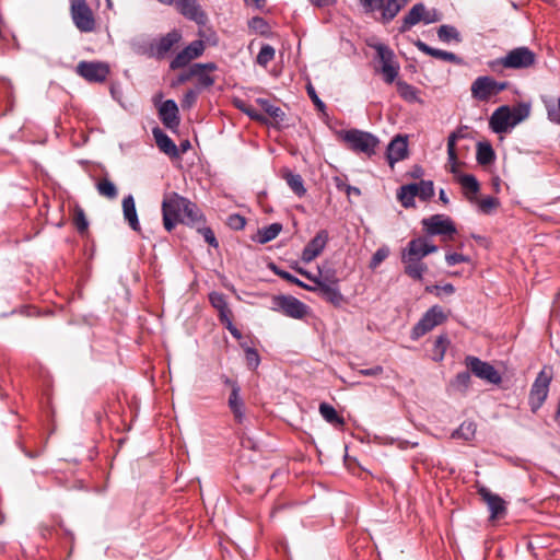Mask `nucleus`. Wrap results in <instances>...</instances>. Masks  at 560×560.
<instances>
[{
    "instance_id": "f257e3e1",
    "label": "nucleus",
    "mask_w": 560,
    "mask_h": 560,
    "mask_svg": "<svg viewBox=\"0 0 560 560\" xmlns=\"http://www.w3.org/2000/svg\"><path fill=\"white\" fill-rule=\"evenodd\" d=\"M537 61L536 54L526 46L513 48L505 56L488 62L492 72L502 73L505 69L523 70L533 67Z\"/></svg>"
},
{
    "instance_id": "f03ea898",
    "label": "nucleus",
    "mask_w": 560,
    "mask_h": 560,
    "mask_svg": "<svg viewBox=\"0 0 560 560\" xmlns=\"http://www.w3.org/2000/svg\"><path fill=\"white\" fill-rule=\"evenodd\" d=\"M171 208L178 215L179 223L196 228L206 223V218L200 208L188 198L174 192L168 199Z\"/></svg>"
},
{
    "instance_id": "7ed1b4c3",
    "label": "nucleus",
    "mask_w": 560,
    "mask_h": 560,
    "mask_svg": "<svg viewBox=\"0 0 560 560\" xmlns=\"http://www.w3.org/2000/svg\"><path fill=\"white\" fill-rule=\"evenodd\" d=\"M339 137L349 150L355 153H364L368 156L375 154L376 148L380 144L376 136L359 129L341 131Z\"/></svg>"
},
{
    "instance_id": "20e7f679",
    "label": "nucleus",
    "mask_w": 560,
    "mask_h": 560,
    "mask_svg": "<svg viewBox=\"0 0 560 560\" xmlns=\"http://www.w3.org/2000/svg\"><path fill=\"white\" fill-rule=\"evenodd\" d=\"M552 377V369L550 366H544L532 384L528 405L533 413H536L545 404Z\"/></svg>"
},
{
    "instance_id": "39448f33",
    "label": "nucleus",
    "mask_w": 560,
    "mask_h": 560,
    "mask_svg": "<svg viewBox=\"0 0 560 560\" xmlns=\"http://www.w3.org/2000/svg\"><path fill=\"white\" fill-rule=\"evenodd\" d=\"M421 225L428 236H442L444 240H453L457 229L453 220L445 214H433L421 220Z\"/></svg>"
},
{
    "instance_id": "423d86ee",
    "label": "nucleus",
    "mask_w": 560,
    "mask_h": 560,
    "mask_svg": "<svg viewBox=\"0 0 560 560\" xmlns=\"http://www.w3.org/2000/svg\"><path fill=\"white\" fill-rule=\"evenodd\" d=\"M509 86L508 82L495 81L492 77L481 75L471 83L470 92L472 98L479 102H488Z\"/></svg>"
},
{
    "instance_id": "0eeeda50",
    "label": "nucleus",
    "mask_w": 560,
    "mask_h": 560,
    "mask_svg": "<svg viewBox=\"0 0 560 560\" xmlns=\"http://www.w3.org/2000/svg\"><path fill=\"white\" fill-rule=\"evenodd\" d=\"M446 315L440 305L431 306L419 319V322L412 327L410 338L418 340L436 326L443 324L446 320Z\"/></svg>"
},
{
    "instance_id": "6e6552de",
    "label": "nucleus",
    "mask_w": 560,
    "mask_h": 560,
    "mask_svg": "<svg viewBox=\"0 0 560 560\" xmlns=\"http://www.w3.org/2000/svg\"><path fill=\"white\" fill-rule=\"evenodd\" d=\"M271 308L294 319H302L308 313V306L292 295L273 296Z\"/></svg>"
},
{
    "instance_id": "1a4fd4ad",
    "label": "nucleus",
    "mask_w": 560,
    "mask_h": 560,
    "mask_svg": "<svg viewBox=\"0 0 560 560\" xmlns=\"http://www.w3.org/2000/svg\"><path fill=\"white\" fill-rule=\"evenodd\" d=\"M465 365L471 374L489 384L499 385L502 382L499 371L492 364L482 361L478 357L467 355L465 358Z\"/></svg>"
},
{
    "instance_id": "9d476101",
    "label": "nucleus",
    "mask_w": 560,
    "mask_h": 560,
    "mask_svg": "<svg viewBox=\"0 0 560 560\" xmlns=\"http://www.w3.org/2000/svg\"><path fill=\"white\" fill-rule=\"evenodd\" d=\"M313 290L310 292L317 293L323 300L332 304L336 307H340L345 302V296L339 289V280L332 273L325 276L324 281H317V285H312Z\"/></svg>"
},
{
    "instance_id": "9b49d317",
    "label": "nucleus",
    "mask_w": 560,
    "mask_h": 560,
    "mask_svg": "<svg viewBox=\"0 0 560 560\" xmlns=\"http://www.w3.org/2000/svg\"><path fill=\"white\" fill-rule=\"evenodd\" d=\"M71 18L77 28L83 33L95 30V19L85 0H71Z\"/></svg>"
},
{
    "instance_id": "f8f14e48",
    "label": "nucleus",
    "mask_w": 560,
    "mask_h": 560,
    "mask_svg": "<svg viewBox=\"0 0 560 560\" xmlns=\"http://www.w3.org/2000/svg\"><path fill=\"white\" fill-rule=\"evenodd\" d=\"M75 72L90 83H103L109 75L108 63L103 61H80Z\"/></svg>"
},
{
    "instance_id": "ddd939ff",
    "label": "nucleus",
    "mask_w": 560,
    "mask_h": 560,
    "mask_svg": "<svg viewBox=\"0 0 560 560\" xmlns=\"http://www.w3.org/2000/svg\"><path fill=\"white\" fill-rule=\"evenodd\" d=\"M206 44L201 39H196L176 54L170 62L171 70H178L187 67L194 59L202 56Z\"/></svg>"
},
{
    "instance_id": "4468645a",
    "label": "nucleus",
    "mask_w": 560,
    "mask_h": 560,
    "mask_svg": "<svg viewBox=\"0 0 560 560\" xmlns=\"http://www.w3.org/2000/svg\"><path fill=\"white\" fill-rule=\"evenodd\" d=\"M477 493L480 495L482 501L487 504L490 512V520H498L505 516L508 512L506 502L499 494L491 492L487 487L479 486Z\"/></svg>"
},
{
    "instance_id": "2eb2a0df",
    "label": "nucleus",
    "mask_w": 560,
    "mask_h": 560,
    "mask_svg": "<svg viewBox=\"0 0 560 560\" xmlns=\"http://www.w3.org/2000/svg\"><path fill=\"white\" fill-rule=\"evenodd\" d=\"M180 32L178 30H173L164 36L153 40L149 46V52L158 59H163L172 48L180 42Z\"/></svg>"
},
{
    "instance_id": "dca6fc26",
    "label": "nucleus",
    "mask_w": 560,
    "mask_h": 560,
    "mask_svg": "<svg viewBox=\"0 0 560 560\" xmlns=\"http://www.w3.org/2000/svg\"><path fill=\"white\" fill-rule=\"evenodd\" d=\"M439 247L428 242L423 236L412 238L408 242L406 248L402 249L401 255L406 256L408 260H422L425 256L435 253Z\"/></svg>"
},
{
    "instance_id": "f3484780",
    "label": "nucleus",
    "mask_w": 560,
    "mask_h": 560,
    "mask_svg": "<svg viewBox=\"0 0 560 560\" xmlns=\"http://www.w3.org/2000/svg\"><path fill=\"white\" fill-rule=\"evenodd\" d=\"M174 7L186 19L206 25L208 16L197 0H176Z\"/></svg>"
},
{
    "instance_id": "a211bd4d",
    "label": "nucleus",
    "mask_w": 560,
    "mask_h": 560,
    "mask_svg": "<svg viewBox=\"0 0 560 560\" xmlns=\"http://www.w3.org/2000/svg\"><path fill=\"white\" fill-rule=\"evenodd\" d=\"M511 107L508 105H502L498 107L491 115L489 119L490 129L494 133H505L515 125L513 124L511 117Z\"/></svg>"
},
{
    "instance_id": "6ab92c4d",
    "label": "nucleus",
    "mask_w": 560,
    "mask_h": 560,
    "mask_svg": "<svg viewBox=\"0 0 560 560\" xmlns=\"http://www.w3.org/2000/svg\"><path fill=\"white\" fill-rule=\"evenodd\" d=\"M328 232L320 230L316 235L305 245L303 248L301 258L304 262L308 264L313 261L317 256L322 254L328 242Z\"/></svg>"
},
{
    "instance_id": "aec40b11",
    "label": "nucleus",
    "mask_w": 560,
    "mask_h": 560,
    "mask_svg": "<svg viewBox=\"0 0 560 560\" xmlns=\"http://www.w3.org/2000/svg\"><path fill=\"white\" fill-rule=\"evenodd\" d=\"M159 117L167 129L176 131L180 122L176 102L173 100L164 101L159 108Z\"/></svg>"
},
{
    "instance_id": "412c9836",
    "label": "nucleus",
    "mask_w": 560,
    "mask_h": 560,
    "mask_svg": "<svg viewBox=\"0 0 560 560\" xmlns=\"http://www.w3.org/2000/svg\"><path fill=\"white\" fill-rule=\"evenodd\" d=\"M408 156L407 137L397 135L388 144L386 159L392 168L395 164Z\"/></svg>"
},
{
    "instance_id": "4be33fe9",
    "label": "nucleus",
    "mask_w": 560,
    "mask_h": 560,
    "mask_svg": "<svg viewBox=\"0 0 560 560\" xmlns=\"http://www.w3.org/2000/svg\"><path fill=\"white\" fill-rule=\"evenodd\" d=\"M153 138L156 147L161 152L171 159H179L180 152L175 142L160 128L155 127L152 130Z\"/></svg>"
},
{
    "instance_id": "5701e85b",
    "label": "nucleus",
    "mask_w": 560,
    "mask_h": 560,
    "mask_svg": "<svg viewBox=\"0 0 560 560\" xmlns=\"http://www.w3.org/2000/svg\"><path fill=\"white\" fill-rule=\"evenodd\" d=\"M415 46L423 54L429 55L433 58L452 62L455 65H460L463 62L462 58L455 55L454 52L433 48L425 44L424 42H422L421 39L416 40Z\"/></svg>"
},
{
    "instance_id": "b1692460",
    "label": "nucleus",
    "mask_w": 560,
    "mask_h": 560,
    "mask_svg": "<svg viewBox=\"0 0 560 560\" xmlns=\"http://www.w3.org/2000/svg\"><path fill=\"white\" fill-rule=\"evenodd\" d=\"M228 406L233 413L234 420L237 423H243L245 420V402L241 397V387H235L234 390H231Z\"/></svg>"
},
{
    "instance_id": "393cba45",
    "label": "nucleus",
    "mask_w": 560,
    "mask_h": 560,
    "mask_svg": "<svg viewBox=\"0 0 560 560\" xmlns=\"http://www.w3.org/2000/svg\"><path fill=\"white\" fill-rule=\"evenodd\" d=\"M425 7L423 3H416L408 13L404 16L401 25L399 26L400 33H406L416 24L422 21Z\"/></svg>"
},
{
    "instance_id": "a878e982",
    "label": "nucleus",
    "mask_w": 560,
    "mask_h": 560,
    "mask_svg": "<svg viewBox=\"0 0 560 560\" xmlns=\"http://www.w3.org/2000/svg\"><path fill=\"white\" fill-rule=\"evenodd\" d=\"M401 261L404 264V272L413 280L421 281L423 275L428 271V266L422 260H408L406 256L401 255Z\"/></svg>"
},
{
    "instance_id": "bb28decb",
    "label": "nucleus",
    "mask_w": 560,
    "mask_h": 560,
    "mask_svg": "<svg viewBox=\"0 0 560 560\" xmlns=\"http://www.w3.org/2000/svg\"><path fill=\"white\" fill-rule=\"evenodd\" d=\"M210 304L218 311L219 319L228 320V318L232 317V312L229 308V304L226 302V296L221 292H211L209 294Z\"/></svg>"
},
{
    "instance_id": "cd10ccee",
    "label": "nucleus",
    "mask_w": 560,
    "mask_h": 560,
    "mask_svg": "<svg viewBox=\"0 0 560 560\" xmlns=\"http://www.w3.org/2000/svg\"><path fill=\"white\" fill-rule=\"evenodd\" d=\"M121 206H122V213H124L125 221L129 224V226L132 230L139 231V222H138L135 198L131 195L125 197L122 199Z\"/></svg>"
},
{
    "instance_id": "c85d7f7f",
    "label": "nucleus",
    "mask_w": 560,
    "mask_h": 560,
    "mask_svg": "<svg viewBox=\"0 0 560 560\" xmlns=\"http://www.w3.org/2000/svg\"><path fill=\"white\" fill-rule=\"evenodd\" d=\"M541 101L547 110L548 119L556 125H560V97L556 95H542Z\"/></svg>"
},
{
    "instance_id": "c756f323",
    "label": "nucleus",
    "mask_w": 560,
    "mask_h": 560,
    "mask_svg": "<svg viewBox=\"0 0 560 560\" xmlns=\"http://www.w3.org/2000/svg\"><path fill=\"white\" fill-rule=\"evenodd\" d=\"M282 178L287 182L288 186L298 197L305 196L306 188L304 187V180L300 174L293 173L285 168L282 172Z\"/></svg>"
},
{
    "instance_id": "7c9ffc66",
    "label": "nucleus",
    "mask_w": 560,
    "mask_h": 560,
    "mask_svg": "<svg viewBox=\"0 0 560 560\" xmlns=\"http://www.w3.org/2000/svg\"><path fill=\"white\" fill-rule=\"evenodd\" d=\"M319 413L323 417V419L328 422L329 424L334 427H343L345 425V419L342 416H340L337 410L327 402H322L319 405Z\"/></svg>"
},
{
    "instance_id": "2f4dec72",
    "label": "nucleus",
    "mask_w": 560,
    "mask_h": 560,
    "mask_svg": "<svg viewBox=\"0 0 560 560\" xmlns=\"http://www.w3.org/2000/svg\"><path fill=\"white\" fill-rule=\"evenodd\" d=\"M408 0H384L381 13L384 22L392 21L407 4Z\"/></svg>"
},
{
    "instance_id": "473e14b6",
    "label": "nucleus",
    "mask_w": 560,
    "mask_h": 560,
    "mask_svg": "<svg viewBox=\"0 0 560 560\" xmlns=\"http://www.w3.org/2000/svg\"><path fill=\"white\" fill-rule=\"evenodd\" d=\"M417 197V187L416 185L407 184L402 185L397 191V199L400 201L401 206L406 209L413 208L416 206L415 198Z\"/></svg>"
},
{
    "instance_id": "72a5a7b5",
    "label": "nucleus",
    "mask_w": 560,
    "mask_h": 560,
    "mask_svg": "<svg viewBox=\"0 0 560 560\" xmlns=\"http://www.w3.org/2000/svg\"><path fill=\"white\" fill-rule=\"evenodd\" d=\"M396 88L399 96L408 103L420 102L419 91L416 86L407 83L406 81H396Z\"/></svg>"
},
{
    "instance_id": "f704fd0d",
    "label": "nucleus",
    "mask_w": 560,
    "mask_h": 560,
    "mask_svg": "<svg viewBox=\"0 0 560 560\" xmlns=\"http://www.w3.org/2000/svg\"><path fill=\"white\" fill-rule=\"evenodd\" d=\"M476 160L479 165L486 166L495 160V153L489 142H478Z\"/></svg>"
},
{
    "instance_id": "c9c22d12",
    "label": "nucleus",
    "mask_w": 560,
    "mask_h": 560,
    "mask_svg": "<svg viewBox=\"0 0 560 560\" xmlns=\"http://www.w3.org/2000/svg\"><path fill=\"white\" fill-rule=\"evenodd\" d=\"M281 231V223H271L258 231V242L260 244H266L275 240L280 234Z\"/></svg>"
},
{
    "instance_id": "e433bc0d",
    "label": "nucleus",
    "mask_w": 560,
    "mask_h": 560,
    "mask_svg": "<svg viewBox=\"0 0 560 560\" xmlns=\"http://www.w3.org/2000/svg\"><path fill=\"white\" fill-rule=\"evenodd\" d=\"M170 206V201L166 199L163 201L162 211H163V223L166 231L171 232L177 223H179L178 215L175 210Z\"/></svg>"
},
{
    "instance_id": "4c0bfd02",
    "label": "nucleus",
    "mask_w": 560,
    "mask_h": 560,
    "mask_svg": "<svg viewBox=\"0 0 560 560\" xmlns=\"http://www.w3.org/2000/svg\"><path fill=\"white\" fill-rule=\"evenodd\" d=\"M438 37L443 43H450L452 40L456 43L462 42L459 32L448 24H443L438 28Z\"/></svg>"
},
{
    "instance_id": "58836bf2",
    "label": "nucleus",
    "mask_w": 560,
    "mask_h": 560,
    "mask_svg": "<svg viewBox=\"0 0 560 560\" xmlns=\"http://www.w3.org/2000/svg\"><path fill=\"white\" fill-rule=\"evenodd\" d=\"M476 433V424L472 421H464L453 433L452 438L471 441Z\"/></svg>"
},
{
    "instance_id": "ea45409f",
    "label": "nucleus",
    "mask_w": 560,
    "mask_h": 560,
    "mask_svg": "<svg viewBox=\"0 0 560 560\" xmlns=\"http://www.w3.org/2000/svg\"><path fill=\"white\" fill-rule=\"evenodd\" d=\"M96 188L101 196L108 199H115L118 195L115 184L110 182L108 178L100 179L96 185Z\"/></svg>"
},
{
    "instance_id": "a19ab883",
    "label": "nucleus",
    "mask_w": 560,
    "mask_h": 560,
    "mask_svg": "<svg viewBox=\"0 0 560 560\" xmlns=\"http://www.w3.org/2000/svg\"><path fill=\"white\" fill-rule=\"evenodd\" d=\"M417 187V196L422 201H428L434 196V186L432 180H420L419 183H412Z\"/></svg>"
},
{
    "instance_id": "79ce46f5",
    "label": "nucleus",
    "mask_w": 560,
    "mask_h": 560,
    "mask_svg": "<svg viewBox=\"0 0 560 560\" xmlns=\"http://www.w3.org/2000/svg\"><path fill=\"white\" fill-rule=\"evenodd\" d=\"M457 180L465 190H468L472 194H477L480 189L479 182L472 174H459L457 176Z\"/></svg>"
},
{
    "instance_id": "37998d69",
    "label": "nucleus",
    "mask_w": 560,
    "mask_h": 560,
    "mask_svg": "<svg viewBox=\"0 0 560 560\" xmlns=\"http://www.w3.org/2000/svg\"><path fill=\"white\" fill-rule=\"evenodd\" d=\"M448 346H450V339H448L447 335L442 334L436 337V339L434 341V349H433L435 361L443 360Z\"/></svg>"
},
{
    "instance_id": "c03bdc74",
    "label": "nucleus",
    "mask_w": 560,
    "mask_h": 560,
    "mask_svg": "<svg viewBox=\"0 0 560 560\" xmlns=\"http://www.w3.org/2000/svg\"><path fill=\"white\" fill-rule=\"evenodd\" d=\"M235 106L250 119L261 124L268 122L267 118L262 114L258 113L254 107L246 105L243 101H236Z\"/></svg>"
},
{
    "instance_id": "a18cd8bd",
    "label": "nucleus",
    "mask_w": 560,
    "mask_h": 560,
    "mask_svg": "<svg viewBox=\"0 0 560 560\" xmlns=\"http://www.w3.org/2000/svg\"><path fill=\"white\" fill-rule=\"evenodd\" d=\"M272 270H273V272L277 276H279L283 280H287L290 283H293V284H295V285H298L300 288H303L304 290H307V291L313 290L312 285L304 283L299 278H296L295 276L291 275L289 271L280 269V268H278L276 266H273Z\"/></svg>"
},
{
    "instance_id": "49530a36",
    "label": "nucleus",
    "mask_w": 560,
    "mask_h": 560,
    "mask_svg": "<svg viewBox=\"0 0 560 560\" xmlns=\"http://www.w3.org/2000/svg\"><path fill=\"white\" fill-rule=\"evenodd\" d=\"M529 113H530V107L528 104L521 103V104L514 106L513 108H511V115H512L511 117H512L513 124L515 126L518 125L520 122H522L529 116Z\"/></svg>"
},
{
    "instance_id": "de8ad7c7",
    "label": "nucleus",
    "mask_w": 560,
    "mask_h": 560,
    "mask_svg": "<svg viewBox=\"0 0 560 560\" xmlns=\"http://www.w3.org/2000/svg\"><path fill=\"white\" fill-rule=\"evenodd\" d=\"M275 58V48L268 44L262 45L256 61L259 66L266 67Z\"/></svg>"
},
{
    "instance_id": "09e8293b",
    "label": "nucleus",
    "mask_w": 560,
    "mask_h": 560,
    "mask_svg": "<svg viewBox=\"0 0 560 560\" xmlns=\"http://www.w3.org/2000/svg\"><path fill=\"white\" fill-rule=\"evenodd\" d=\"M470 373L471 372H469V370L457 373V375L455 376V378L452 382V385L455 388H457L458 390H462V392L467 390L468 387L470 386V382H471Z\"/></svg>"
},
{
    "instance_id": "8fccbe9b",
    "label": "nucleus",
    "mask_w": 560,
    "mask_h": 560,
    "mask_svg": "<svg viewBox=\"0 0 560 560\" xmlns=\"http://www.w3.org/2000/svg\"><path fill=\"white\" fill-rule=\"evenodd\" d=\"M499 206V199L492 196L482 198L478 203L479 211L482 212L483 214H490Z\"/></svg>"
},
{
    "instance_id": "3c124183",
    "label": "nucleus",
    "mask_w": 560,
    "mask_h": 560,
    "mask_svg": "<svg viewBox=\"0 0 560 560\" xmlns=\"http://www.w3.org/2000/svg\"><path fill=\"white\" fill-rule=\"evenodd\" d=\"M244 351L247 368L253 371L256 370L260 363L259 353L252 347H245Z\"/></svg>"
},
{
    "instance_id": "603ef678",
    "label": "nucleus",
    "mask_w": 560,
    "mask_h": 560,
    "mask_svg": "<svg viewBox=\"0 0 560 560\" xmlns=\"http://www.w3.org/2000/svg\"><path fill=\"white\" fill-rule=\"evenodd\" d=\"M389 255V248L387 246H382L376 249L373 254L369 267L371 269H376Z\"/></svg>"
},
{
    "instance_id": "864d4df0",
    "label": "nucleus",
    "mask_w": 560,
    "mask_h": 560,
    "mask_svg": "<svg viewBox=\"0 0 560 560\" xmlns=\"http://www.w3.org/2000/svg\"><path fill=\"white\" fill-rule=\"evenodd\" d=\"M73 223L80 233H84L88 230L89 222L82 208H75Z\"/></svg>"
},
{
    "instance_id": "5fc2aeb1",
    "label": "nucleus",
    "mask_w": 560,
    "mask_h": 560,
    "mask_svg": "<svg viewBox=\"0 0 560 560\" xmlns=\"http://www.w3.org/2000/svg\"><path fill=\"white\" fill-rule=\"evenodd\" d=\"M197 72L198 74H195L197 78V90L200 91L202 89H208L215 83L214 77L210 75L209 73L203 72L202 70H198Z\"/></svg>"
},
{
    "instance_id": "6e6d98bb",
    "label": "nucleus",
    "mask_w": 560,
    "mask_h": 560,
    "mask_svg": "<svg viewBox=\"0 0 560 560\" xmlns=\"http://www.w3.org/2000/svg\"><path fill=\"white\" fill-rule=\"evenodd\" d=\"M266 114L273 119L275 127H283L287 115L279 106L272 105Z\"/></svg>"
},
{
    "instance_id": "4d7b16f0",
    "label": "nucleus",
    "mask_w": 560,
    "mask_h": 560,
    "mask_svg": "<svg viewBox=\"0 0 560 560\" xmlns=\"http://www.w3.org/2000/svg\"><path fill=\"white\" fill-rule=\"evenodd\" d=\"M199 92L200 91L197 89H189L188 91H186L180 101L183 109H190L196 104Z\"/></svg>"
},
{
    "instance_id": "13d9d810",
    "label": "nucleus",
    "mask_w": 560,
    "mask_h": 560,
    "mask_svg": "<svg viewBox=\"0 0 560 560\" xmlns=\"http://www.w3.org/2000/svg\"><path fill=\"white\" fill-rule=\"evenodd\" d=\"M377 57L380 58L382 65H393L394 52L386 45L378 44L375 46Z\"/></svg>"
},
{
    "instance_id": "bf43d9fd",
    "label": "nucleus",
    "mask_w": 560,
    "mask_h": 560,
    "mask_svg": "<svg viewBox=\"0 0 560 560\" xmlns=\"http://www.w3.org/2000/svg\"><path fill=\"white\" fill-rule=\"evenodd\" d=\"M197 231L203 236L205 241L213 248L219 247V242L211 228L205 226V224L196 226Z\"/></svg>"
},
{
    "instance_id": "052dcab7",
    "label": "nucleus",
    "mask_w": 560,
    "mask_h": 560,
    "mask_svg": "<svg viewBox=\"0 0 560 560\" xmlns=\"http://www.w3.org/2000/svg\"><path fill=\"white\" fill-rule=\"evenodd\" d=\"M398 71L399 66L397 65H382V73L384 77V81L388 84H392L396 80Z\"/></svg>"
},
{
    "instance_id": "680f3d73",
    "label": "nucleus",
    "mask_w": 560,
    "mask_h": 560,
    "mask_svg": "<svg viewBox=\"0 0 560 560\" xmlns=\"http://www.w3.org/2000/svg\"><path fill=\"white\" fill-rule=\"evenodd\" d=\"M306 92L310 98L312 100L313 104L315 105L316 109L318 112L325 113L326 112V104L318 97L315 88L312 85V83H308L306 85Z\"/></svg>"
},
{
    "instance_id": "e2e57ef3",
    "label": "nucleus",
    "mask_w": 560,
    "mask_h": 560,
    "mask_svg": "<svg viewBox=\"0 0 560 560\" xmlns=\"http://www.w3.org/2000/svg\"><path fill=\"white\" fill-rule=\"evenodd\" d=\"M447 160L451 164V173L457 174V152L456 147L453 145V140L447 141Z\"/></svg>"
},
{
    "instance_id": "0e129e2a",
    "label": "nucleus",
    "mask_w": 560,
    "mask_h": 560,
    "mask_svg": "<svg viewBox=\"0 0 560 560\" xmlns=\"http://www.w3.org/2000/svg\"><path fill=\"white\" fill-rule=\"evenodd\" d=\"M228 225L235 231L243 230L246 225V219L241 214L233 213L228 218Z\"/></svg>"
},
{
    "instance_id": "69168bd1",
    "label": "nucleus",
    "mask_w": 560,
    "mask_h": 560,
    "mask_svg": "<svg viewBox=\"0 0 560 560\" xmlns=\"http://www.w3.org/2000/svg\"><path fill=\"white\" fill-rule=\"evenodd\" d=\"M384 0H359L360 5L366 13L381 11Z\"/></svg>"
},
{
    "instance_id": "338daca9",
    "label": "nucleus",
    "mask_w": 560,
    "mask_h": 560,
    "mask_svg": "<svg viewBox=\"0 0 560 560\" xmlns=\"http://www.w3.org/2000/svg\"><path fill=\"white\" fill-rule=\"evenodd\" d=\"M445 261H446L447 266L451 267V266H455V265H458L462 262L469 261V257H467L463 254H459V253H448L445 256Z\"/></svg>"
},
{
    "instance_id": "774afa93",
    "label": "nucleus",
    "mask_w": 560,
    "mask_h": 560,
    "mask_svg": "<svg viewBox=\"0 0 560 560\" xmlns=\"http://www.w3.org/2000/svg\"><path fill=\"white\" fill-rule=\"evenodd\" d=\"M195 74H198L197 70L195 69V65L190 66L187 70L180 72L177 78H176V81L174 82V85L175 84H183V83H186L187 81H189L191 78L195 77Z\"/></svg>"
}]
</instances>
